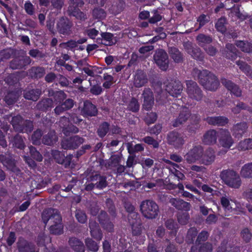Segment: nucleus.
<instances>
[{
	"instance_id": "nucleus-14",
	"label": "nucleus",
	"mask_w": 252,
	"mask_h": 252,
	"mask_svg": "<svg viewBox=\"0 0 252 252\" xmlns=\"http://www.w3.org/2000/svg\"><path fill=\"white\" fill-rule=\"evenodd\" d=\"M183 89L181 82L179 80H171L166 86V91L170 95L177 97L180 95Z\"/></svg>"
},
{
	"instance_id": "nucleus-50",
	"label": "nucleus",
	"mask_w": 252,
	"mask_h": 252,
	"mask_svg": "<svg viewBox=\"0 0 252 252\" xmlns=\"http://www.w3.org/2000/svg\"><path fill=\"white\" fill-rule=\"evenodd\" d=\"M139 108L140 104L138 100L135 97H132L128 103L127 109L132 112H137Z\"/></svg>"
},
{
	"instance_id": "nucleus-13",
	"label": "nucleus",
	"mask_w": 252,
	"mask_h": 252,
	"mask_svg": "<svg viewBox=\"0 0 252 252\" xmlns=\"http://www.w3.org/2000/svg\"><path fill=\"white\" fill-rule=\"evenodd\" d=\"M128 221L131 226L132 233L137 235L141 233V220L139 215L137 212L128 214L127 216Z\"/></svg>"
},
{
	"instance_id": "nucleus-58",
	"label": "nucleus",
	"mask_w": 252,
	"mask_h": 252,
	"mask_svg": "<svg viewBox=\"0 0 252 252\" xmlns=\"http://www.w3.org/2000/svg\"><path fill=\"white\" fill-rule=\"evenodd\" d=\"M42 135L41 130L37 129L32 134L31 140L34 145H40L41 143V138Z\"/></svg>"
},
{
	"instance_id": "nucleus-25",
	"label": "nucleus",
	"mask_w": 252,
	"mask_h": 252,
	"mask_svg": "<svg viewBox=\"0 0 252 252\" xmlns=\"http://www.w3.org/2000/svg\"><path fill=\"white\" fill-rule=\"evenodd\" d=\"M74 105V101L70 98L66 99L64 102L58 104L54 109L55 113L59 115L65 111L70 109Z\"/></svg>"
},
{
	"instance_id": "nucleus-36",
	"label": "nucleus",
	"mask_w": 252,
	"mask_h": 252,
	"mask_svg": "<svg viewBox=\"0 0 252 252\" xmlns=\"http://www.w3.org/2000/svg\"><path fill=\"white\" fill-rule=\"evenodd\" d=\"M70 246L76 252H84L85 247L83 243L76 238L72 237L69 240Z\"/></svg>"
},
{
	"instance_id": "nucleus-48",
	"label": "nucleus",
	"mask_w": 252,
	"mask_h": 252,
	"mask_svg": "<svg viewBox=\"0 0 252 252\" xmlns=\"http://www.w3.org/2000/svg\"><path fill=\"white\" fill-rule=\"evenodd\" d=\"M127 149L128 152L130 154H132L135 153L142 152L144 151V147L142 144H137L134 146H133L132 143H127L126 144Z\"/></svg>"
},
{
	"instance_id": "nucleus-5",
	"label": "nucleus",
	"mask_w": 252,
	"mask_h": 252,
	"mask_svg": "<svg viewBox=\"0 0 252 252\" xmlns=\"http://www.w3.org/2000/svg\"><path fill=\"white\" fill-rule=\"evenodd\" d=\"M186 93L189 98L193 101H200L204 96L203 92L196 82L192 80L186 81Z\"/></svg>"
},
{
	"instance_id": "nucleus-51",
	"label": "nucleus",
	"mask_w": 252,
	"mask_h": 252,
	"mask_svg": "<svg viewBox=\"0 0 252 252\" xmlns=\"http://www.w3.org/2000/svg\"><path fill=\"white\" fill-rule=\"evenodd\" d=\"M238 149L241 151L252 149V139H246L239 142Z\"/></svg>"
},
{
	"instance_id": "nucleus-45",
	"label": "nucleus",
	"mask_w": 252,
	"mask_h": 252,
	"mask_svg": "<svg viewBox=\"0 0 252 252\" xmlns=\"http://www.w3.org/2000/svg\"><path fill=\"white\" fill-rule=\"evenodd\" d=\"M240 174L245 178H252V163L245 164L241 169Z\"/></svg>"
},
{
	"instance_id": "nucleus-57",
	"label": "nucleus",
	"mask_w": 252,
	"mask_h": 252,
	"mask_svg": "<svg viewBox=\"0 0 252 252\" xmlns=\"http://www.w3.org/2000/svg\"><path fill=\"white\" fill-rule=\"evenodd\" d=\"M177 217L178 222L182 225L187 224L189 219V214L187 212H179Z\"/></svg>"
},
{
	"instance_id": "nucleus-61",
	"label": "nucleus",
	"mask_w": 252,
	"mask_h": 252,
	"mask_svg": "<svg viewBox=\"0 0 252 252\" xmlns=\"http://www.w3.org/2000/svg\"><path fill=\"white\" fill-rule=\"evenodd\" d=\"M85 243L88 249L93 252H97L98 250V246L97 243L92 239L88 238L86 239Z\"/></svg>"
},
{
	"instance_id": "nucleus-21",
	"label": "nucleus",
	"mask_w": 252,
	"mask_h": 252,
	"mask_svg": "<svg viewBox=\"0 0 252 252\" xmlns=\"http://www.w3.org/2000/svg\"><path fill=\"white\" fill-rule=\"evenodd\" d=\"M169 203L176 209L186 212L190 210L191 207L189 202L179 198L171 197L169 199Z\"/></svg>"
},
{
	"instance_id": "nucleus-30",
	"label": "nucleus",
	"mask_w": 252,
	"mask_h": 252,
	"mask_svg": "<svg viewBox=\"0 0 252 252\" xmlns=\"http://www.w3.org/2000/svg\"><path fill=\"white\" fill-rule=\"evenodd\" d=\"M206 121L209 125L219 126H224L228 122V119L223 116L208 117Z\"/></svg>"
},
{
	"instance_id": "nucleus-54",
	"label": "nucleus",
	"mask_w": 252,
	"mask_h": 252,
	"mask_svg": "<svg viewBox=\"0 0 252 252\" xmlns=\"http://www.w3.org/2000/svg\"><path fill=\"white\" fill-rule=\"evenodd\" d=\"M236 64L239 66L240 69L243 71L247 76L252 78V69L251 66L243 61H238Z\"/></svg>"
},
{
	"instance_id": "nucleus-10",
	"label": "nucleus",
	"mask_w": 252,
	"mask_h": 252,
	"mask_svg": "<svg viewBox=\"0 0 252 252\" xmlns=\"http://www.w3.org/2000/svg\"><path fill=\"white\" fill-rule=\"evenodd\" d=\"M141 95L142 108L147 111L151 110L155 102L153 92L150 88H145L142 91Z\"/></svg>"
},
{
	"instance_id": "nucleus-3",
	"label": "nucleus",
	"mask_w": 252,
	"mask_h": 252,
	"mask_svg": "<svg viewBox=\"0 0 252 252\" xmlns=\"http://www.w3.org/2000/svg\"><path fill=\"white\" fill-rule=\"evenodd\" d=\"M220 177L223 183L230 188L238 189L242 185L239 174L233 169L222 170L220 172Z\"/></svg>"
},
{
	"instance_id": "nucleus-16",
	"label": "nucleus",
	"mask_w": 252,
	"mask_h": 252,
	"mask_svg": "<svg viewBox=\"0 0 252 252\" xmlns=\"http://www.w3.org/2000/svg\"><path fill=\"white\" fill-rule=\"evenodd\" d=\"M32 60L30 57L26 55H21L14 58L10 62V67L12 69H21L30 64Z\"/></svg>"
},
{
	"instance_id": "nucleus-9",
	"label": "nucleus",
	"mask_w": 252,
	"mask_h": 252,
	"mask_svg": "<svg viewBox=\"0 0 252 252\" xmlns=\"http://www.w3.org/2000/svg\"><path fill=\"white\" fill-rule=\"evenodd\" d=\"M185 137L180 132L175 130L169 132L167 136V141L168 144L175 149L181 148L185 143Z\"/></svg>"
},
{
	"instance_id": "nucleus-37",
	"label": "nucleus",
	"mask_w": 252,
	"mask_h": 252,
	"mask_svg": "<svg viewBox=\"0 0 252 252\" xmlns=\"http://www.w3.org/2000/svg\"><path fill=\"white\" fill-rule=\"evenodd\" d=\"M25 121L20 115H17L12 117L10 123L14 130L17 132H20V131H23L22 126L23 125V122Z\"/></svg>"
},
{
	"instance_id": "nucleus-34",
	"label": "nucleus",
	"mask_w": 252,
	"mask_h": 252,
	"mask_svg": "<svg viewBox=\"0 0 252 252\" xmlns=\"http://www.w3.org/2000/svg\"><path fill=\"white\" fill-rule=\"evenodd\" d=\"M90 180L92 182L96 181L95 183V188L99 189H102L107 186L106 178L104 176H101L98 174L92 176L90 177Z\"/></svg>"
},
{
	"instance_id": "nucleus-29",
	"label": "nucleus",
	"mask_w": 252,
	"mask_h": 252,
	"mask_svg": "<svg viewBox=\"0 0 252 252\" xmlns=\"http://www.w3.org/2000/svg\"><path fill=\"white\" fill-rule=\"evenodd\" d=\"M51 155L54 159L59 164H63L65 162V164H69L70 163L71 158L65 157L64 154L56 150H52Z\"/></svg>"
},
{
	"instance_id": "nucleus-38",
	"label": "nucleus",
	"mask_w": 252,
	"mask_h": 252,
	"mask_svg": "<svg viewBox=\"0 0 252 252\" xmlns=\"http://www.w3.org/2000/svg\"><path fill=\"white\" fill-rule=\"evenodd\" d=\"M101 36L103 38L104 45L106 46L113 45L117 42L116 37L114 36L113 34L110 32H102Z\"/></svg>"
},
{
	"instance_id": "nucleus-15",
	"label": "nucleus",
	"mask_w": 252,
	"mask_h": 252,
	"mask_svg": "<svg viewBox=\"0 0 252 252\" xmlns=\"http://www.w3.org/2000/svg\"><path fill=\"white\" fill-rule=\"evenodd\" d=\"M216 158V152L212 147L207 148L205 151L203 148V154L201 157L200 163L206 166L212 165Z\"/></svg>"
},
{
	"instance_id": "nucleus-22",
	"label": "nucleus",
	"mask_w": 252,
	"mask_h": 252,
	"mask_svg": "<svg viewBox=\"0 0 252 252\" xmlns=\"http://www.w3.org/2000/svg\"><path fill=\"white\" fill-rule=\"evenodd\" d=\"M217 131L214 129H210L204 133L202 138V142L206 145H213L217 143Z\"/></svg>"
},
{
	"instance_id": "nucleus-4",
	"label": "nucleus",
	"mask_w": 252,
	"mask_h": 252,
	"mask_svg": "<svg viewBox=\"0 0 252 252\" xmlns=\"http://www.w3.org/2000/svg\"><path fill=\"white\" fill-rule=\"evenodd\" d=\"M140 211L144 217L149 220L156 219L159 212L158 206L152 200L142 201L140 205Z\"/></svg>"
},
{
	"instance_id": "nucleus-39",
	"label": "nucleus",
	"mask_w": 252,
	"mask_h": 252,
	"mask_svg": "<svg viewBox=\"0 0 252 252\" xmlns=\"http://www.w3.org/2000/svg\"><path fill=\"white\" fill-rule=\"evenodd\" d=\"M196 41L198 44L202 47H205L207 44L211 43L212 38L210 35H206L203 33L199 34L196 36Z\"/></svg>"
},
{
	"instance_id": "nucleus-12",
	"label": "nucleus",
	"mask_w": 252,
	"mask_h": 252,
	"mask_svg": "<svg viewBox=\"0 0 252 252\" xmlns=\"http://www.w3.org/2000/svg\"><path fill=\"white\" fill-rule=\"evenodd\" d=\"M84 142V139L78 135H75L64 139L61 142L62 147L64 150L75 149Z\"/></svg>"
},
{
	"instance_id": "nucleus-7",
	"label": "nucleus",
	"mask_w": 252,
	"mask_h": 252,
	"mask_svg": "<svg viewBox=\"0 0 252 252\" xmlns=\"http://www.w3.org/2000/svg\"><path fill=\"white\" fill-rule=\"evenodd\" d=\"M154 61L158 67L166 71L169 67V59L167 53L163 49H158L153 56Z\"/></svg>"
},
{
	"instance_id": "nucleus-64",
	"label": "nucleus",
	"mask_w": 252,
	"mask_h": 252,
	"mask_svg": "<svg viewBox=\"0 0 252 252\" xmlns=\"http://www.w3.org/2000/svg\"><path fill=\"white\" fill-rule=\"evenodd\" d=\"M192 58L194 59L202 61L204 59L203 53L199 48L195 47L192 50V52L190 54Z\"/></svg>"
},
{
	"instance_id": "nucleus-26",
	"label": "nucleus",
	"mask_w": 252,
	"mask_h": 252,
	"mask_svg": "<svg viewBox=\"0 0 252 252\" xmlns=\"http://www.w3.org/2000/svg\"><path fill=\"white\" fill-rule=\"evenodd\" d=\"M89 227L91 236L96 240L100 241L102 238V233L98 223L94 220H90Z\"/></svg>"
},
{
	"instance_id": "nucleus-27",
	"label": "nucleus",
	"mask_w": 252,
	"mask_h": 252,
	"mask_svg": "<svg viewBox=\"0 0 252 252\" xmlns=\"http://www.w3.org/2000/svg\"><path fill=\"white\" fill-rule=\"evenodd\" d=\"M97 110L95 105L89 101L84 103V107L82 110V113L86 117L94 116L97 114Z\"/></svg>"
},
{
	"instance_id": "nucleus-1",
	"label": "nucleus",
	"mask_w": 252,
	"mask_h": 252,
	"mask_svg": "<svg viewBox=\"0 0 252 252\" xmlns=\"http://www.w3.org/2000/svg\"><path fill=\"white\" fill-rule=\"evenodd\" d=\"M42 219L45 224L50 225V231L54 234H60L63 231L62 217L58 210L52 208L45 210L42 214Z\"/></svg>"
},
{
	"instance_id": "nucleus-53",
	"label": "nucleus",
	"mask_w": 252,
	"mask_h": 252,
	"mask_svg": "<svg viewBox=\"0 0 252 252\" xmlns=\"http://www.w3.org/2000/svg\"><path fill=\"white\" fill-rule=\"evenodd\" d=\"M232 12L234 15L241 21H244L249 17L246 13L240 11L239 5H234L232 8Z\"/></svg>"
},
{
	"instance_id": "nucleus-46",
	"label": "nucleus",
	"mask_w": 252,
	"mask_h": 252,
	"mask_svg": "<svg viewBox=\"0 0 252 252\" xmlns=\"http://www.w3.org/2000/svg\"><path fill=\"white\" fill-rule=\"evenodd\" d=\"M110 129V125L106 122L102 123L98 126L97 130V135L100 138L104 137Z\"/></svg>"
},
{
	"instance_id": "nucleus-23",
	"label": "nucleus",
	"mask_w": 252,
	"mask_h": 252,
	"mask_svg": "<svg viewBox=\"0 0 252 252\" xmlns=\"http://www.w3.org/2000/svg\"><path fill=\"white\" fill-rule=\"evenodd\" d=\"M191 116L189 110L184 108L180 113L178 117L172 122V126L174 127H178L187 122Z\"/></svg>"
},
{
	"instance_id": "nucleus-2",
	"label": "nucleus",
	"mask_w": 252,
	"mask_h": 252,
	"mask_svg": "<svg viewBox=\"0 0 252 252\" xmlns=\"http://www.w3.org/2000/svg\"><path fill=\"white\" fill-rule=\"evenodd\" d=\"M192 74L205 89L216 91L218 89L220 85L219 80L215 75L207 70H200L195 68L193 69Z\"/></svg>"
},
{
	"instance_id": "nucleus-60",
	"label": "nucleus",
	"mask_w": 252,
	"mask_h": 252,
	"mask_svg": "<svg viewBox=\"0 0 252 252\" xmlns=\"http://www.w3.org/2000/svg\"><path fill=\"white\" fill-rule=\"evenodd\" d=\"M30 153L31 157L38 161L42 160L43 157L41 154L36 149V148L32 146H29Z\"/></svg>"
},
{
	"instance_id": "nucleus-55",
	"label": "nucleus",
	"mask_w": 252,
	"mask_h": 252,
	"mask_svg": "<svg viewBox=\"0 0 252 252\" xmlns=\"http://www.w3.org/2000/svg\"><path fill=\"white\" fill-rule=\"evenodd\" d=\"M226 19L223 17L220 18L215 24V28L218 31L223 33L226 31Z\"/></svg>"
},
{
	"instance_id": "nucleus-28",
	"label": "nucleus",
	"mask_w": 252,
	"mask_h": 252,
	"mask_svg": "<svg viewBox=\"0 0 252 252\" xmlns=\"http://www.w3.org/2000/svg\"><path fill=\"white\" fill-rule=\"evenodd\" d=\"M29 75L32 78L40 79L42 78L46 73L45 68L40 66L32 67L28 70Z\"/></svg>"
},
{
	"instance_id": "nucleus-11",
	"label": "nucleus",
	"mask_w": 252,
	"mask_h": 252,
	"mask_svg": "<svg viewBox=\"0 0 252 252\" xmlns=\"http://www.w3.org/2000/svg\"><path fill=\"white\" fill-rule=\"evenodd\" d=\"M0 161L7 169L15 173L16 175H19L20 173V170L16 166L15 160L10 154H0Z\"/></svg>"
},
{
	"instance_id": "nucleus-18",
	"label": "nucleus",
	"mask_w": 252,
	"mask_h": 252,
	"mask_svg": "<svg viewBox=\"0 0 252 252\" xmlns=\"http://www.w3.org/2000/svg\"><path fill=\"white\" fill-rule=\"evenodd\" d=\"M17 247L19 252H38L33 243L21 237L18 239Z\"/></svg>"
},
{
	"instance_id": "nucleus-19",
	"label": "nucleus",
	"mask_w": 252,
	"mask_h": 252,
	"mask_svg": "<svg viewBox=\"0 0 252 252\" xmlns=\"http://www.w3.org/2000/svg\"><path fill=\"white\" fill-rule=\"evenodd\" d=\"M148 82V78L146 73L142 70H137L133 77V86L139 88L145 86Z\"/></svg>"
},
{
	"instance_id": "nucleus-8",
	"label": "nucleus",
	"mask_w": 252,
	"mask_h": 252,
	"mask_svg": "<svg viewBox=\"0 0 252 252\" xmlns=\"http://www.w3.org/2000/svg\"><path fill=\"white\" fill-rule=\"evenodd\" d=\"M203 154V146L200 145L193 146L184 156V159L188 163L192 164L198 161L200 163Z\"/></svg>"
},
{
	"instance_id": "nucleus-52",
	"label": "nucleus",
	"mask_w": 252,
	"mask_h": 252,
	"mask_svg": "<svg viewBox=\"0 0 252 252\" xmlns=\"http://www.w3.org/2000/svg\"><path fill=\"white\" fill-rule=\"evenodd\" d=\"M15 51L12 49H7L0 51V63L9 59L15 54Z\"/></svg>"
},
{
	"instance_id": "nucleus-6",
	"label": "nucleus",
	"mask_w": 252,
	"mask_h": 252,
	"mask_svg": "<svg viewBox=\"0 0 252 252\" xmlns=\"http://www.w3.org/2000/svg\"><path fill=\"white\" fill-rule=\"evenodd\" d=\"M73 24L68 18L60 17L56 22V30L60 34L68 36L72 33Z\"/></svg>"
},
{
	"instance_id": "nucleus-40",
	"label": "nucleus",
	"mask_w": 252,
	"mask_h": 252,
	"mask_svg": "<svg viewBox=\"0 0 252 252\" xmlns=\"http://www.w3.org/2000/svg\"><path fill=\"white\" fill-rule=\"evenodd\" d=\"M53 106V99L49 98L42 99L38 102L36 105L38 109L45 111L49 108H52Z\"/></svg>"
},
{
	"instance_id": "nucleus-63",
	"label": "nucleus",
	"mask_w": 252,
	"mask_h": 252,
	"mask_svg": "<svg viewBox=\"0 0 252 252\" xmlns=\"http://www.w3.org/2000/svg\"><path fill=\"white\" fill-rule=\"evenodd\" d=\"M68 14L69 16L75 17L77 20L81 21H84L88 18L86 14L84 13L80 10L74 11L73 12L70 13Z\"/></svg>"
},
{
	"instance_id": "nucleus-35",
	"label": "nucleus",
	"mask_w": 252,
	"mask_h": 252,
	"mask_svg": "<svg viewBox=\"0 0 252 252\" xmlns=\"http://www.w3.org/2000/svg\"><path fill=\"white\" fill-rule=\"evenodd\" d=\"M41 94V90L35 89L25 91L24 92L23 95L26 99L35 101L39 98Z\"/></svg>"
},
{
	"instance_id": "nucleus-41",
	"label": "nucleus",
	"mask_w": 252,
	"mask_h": 252,
	"mask_svg": "<svg viewBox=\"0 0 252 252\" xmlns=\"http://www.w3.org/2000/svg\"><path fill=\"white\" fill-rule=\"evenodd\" d=\"M10 141L13 147L20 150L24 149L26 147L22 136L19 134H16L15 136L13 137Z\"/></svg>"
},
{
	"instance_id": "nucleus-44",
	"label": "nucleus",
	"mask_w": 252,
	"mask_h": 252,
	"mask_svg": "<svg viewBox=\"0 0 252 252\" xmlns=\"http://www.w3.org/2000/svg\"><path fill=\"white\" fill-rule=\"evenodd\" d=\"M69 3L67 10L68 14L79 10L78 8L81 7L84 4L82 0H69Z\"/></svg>"
},
{
	"instance_id": "nucleus-47",
	"label": "nucleus",
	"mask_w": 252,
	"mask_h": 252,
	"mask_svg": "<svg viewBox=\"0 0 252 252\" xmlns=\"http://www.w3.org/2000/svg\"><path fill=\"white\" fill-rule=\"evenodd\" d=\"M19 93L18 92H9L4 97V101L8 105L14 103L19 97Z\"/></svg>"
},
{
	"instance_id": "nucleus-32",
	"label": "nucleus",
	"mask_w": 252,
	"mask_h": 252,
	"mask_svg": "<svg viewBox=\"0 0 252 252\" xmlns=\"http://www.w3.org/2000/svg\"><path fill=\"white\" fill-rule=\"evenodd\" d=\"M170 57L176 63H180L183 61V55L179 50L175 47H170L168 50Z\"/></svg>"
},
{
	"instance_id": "nucleus-56",
	"label": "nucleus",
	"mask_w": 252,
	"mask_h": 252,
	"mask_svg": "<svg viewBox=\"0 0 252 252\" xmlns=\"http://www.w3.org/2000/svg\"><path fill=\"white\" fill-rule=\"evenodd\" d=\"M240 237L245 243H248L252 239V234L249 229L244 228L241 231Z\"/></svg>"
},
{
	"instance_id": "nucleus-17",
	"label": "nucleus",
	"mask_w": 252,
	"mask_h": 252,
	"mask_svg": "<svg viewBox=\"0 0 252 252\" xmlns=\"http://www.w3.org/2000/svg\"><path fill=\"white\" fill-rule=\"evenodd\" d=\"M219 141L220 146L226 149H229L234 143L230 132L226 129L220 131Z\"/></svg>"
},
{
	"instance_id": "nucleus-33",
	"label": "nucleus",
	"mask_w": 252,
	"mask_h": 252,
	"mask_svg": "<svg viewBox=\"0 0 252 252\" xmlns=\"http://www.w3.org/2000/svg\"><path fill=\"white\" fill-rule=\"evenodd\" d=\"M49 96L53 97V103L54 102L56 104H61L66 97V94L63 91L50 90L49 91Z\"/></svg>"
},
{
	"instance_id": "nucleus-24",
	"label": "nucleus",
	"mask_w": 252,
	"mask_h": 252,
	"mask_svg": "<svg viewBox=\"0 0 252 252\" xmlns=\"http://www.w3.org/2000/svg\"><path fill=\"white\" fill-rule=\"evenodd\" d=\"M248 128V126L246 123L241 122L234 125L231 131L235 137L240 138L247 131Z\"/></svg>"
},
{
	"instance_id": "nucleus-62",
	"label": "nucleus",
	"mask_w": 252,
	"mask_h": 252,
	"mask_svg": "<svg viewBox=\"0 0 252 252\" xmlns=\"http://www.w3.org/2000/svg\"><path fill=\"white\" fill-rule=\"evenodd\" d=\"M23 125L22 126L23 131H20L22 133H30L33 130V125L32 121L28 120H26L25 122H23Z\"/></svg>"
},
{
	"instance_id": "nucleus-43",
	"label": "nucleus",
	"mask_w": 252,
	"mask_h": 252,
	"mask_svg": "<svg viewBox=\"0 0 252 252\" xmlns=\"http://www.w3.org/2000/svg\"><path fill=\"white\" fill-rule=\"evenodd\" d=\"M225 48L227 49L226 57L232 60H235L237 57V51L235 46L231 43H227Z\"/></svg>"
},
{
	"instance_id": "nucleus-59",
	"label": "nucleus",
	"mask_w": 252,
	"mask_h": 252,
	"mask_svg": "<svg viewBox=\"0 0 252 252\" xmlns=\"http://www.w3.org/2000/svg\"><path fill=\"white\" fill-rule=\"evenodd\" d=\"M29 54L32 57L37 58L39 60L45 58L47 57L45 53H44L37 49L30 50Z\"/></svg>"
},
{
	"instance_id": "nucleus-31",
	"label": "nucleus",
	"mask_w": 252,
	"mask_h": 252,
	"mask_svg": "<svg viewBox=\"0 0 252 252\" xmlns=\"http://www.w3.org/2000/svg\"><path fill=\"white\" fill-rule=\"evenodd\" d=\"M58 137L54 131H50L43 136L42 142L44 145L53 146L58 141Z\"/></svg>"
},
{
	"instance_id": "nucleus-49",
	"label": "nucleus",
	"mask_w": 252,
	"mask_h": 252,
	"mask_svg": "<svg viewBox=\"0 0 252 252\" xmlns=\"http://www.w3.org/2000/svg\"><path fill=\"white\" fill-rule=\"evenodd\" d=\"M198 233L197 229L192 227L189 229L186 236V242L188 244H192L193 243L195 238Z\"/></svg>"
},
{
	"instance_id": "nucleus-20",
	"label": "nucleus",
	"mask_w": 252,
	"mask_h": 252,
	"mask_svg": "<svg viewBox=\"0 0 252 252\" xmlns=\"http://www.w3.org/2000/svg\"><path fill=\"white\" fill-rule=\"evenodd\" d=\"M220 82L227 90L236 97H240L242 95V91L239 87L231 81L225 78H221Z\"/></svg>"
},
{
	"instance_id": "nucleus-42",
	"label": "nucleus",
	"mask_w": 252,
	"mask_h": 252,
	"mask_svg": "<svg viewBox=\"0 0 252 252\" xmlns=\"http://www.w3.org/2000/svg\"><path fill=\"white\" fill-rule=\"evenodd\" d=\"M237 47L246 53L252 52V43L248 41L239 40L235 43Z\"/></svg>"
}]
</instances>
